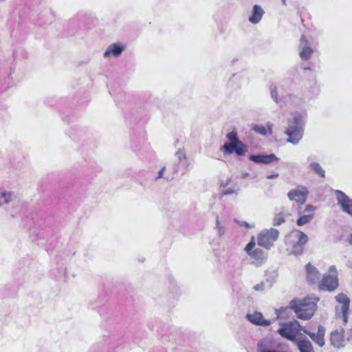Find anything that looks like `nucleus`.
Masks as SVG:
<instances>
[{
    "label": "nucleus",
    "mask_w": 352,
    "mask_h": 352,
    "mask_svg": "<svg viewBox=\"0 0 352 352\" xmlns=\"http://www.w3.org/2000/svg\"><path fill=\"white\" fill-rule=\"evenodd\" d=\"M318 301V298H316L294 299L289 302L288 308L294 311L297 318L302 320H309L314 316L316 311ZM283 309H286V308H280L279 310H277V312L279 313Z\"/></svg>",
    "instance_id": "1"
},
{
    "label": "nucleus",
    "mask_w": 352,
    "mask_h": 352,
    "mask_svg": "<svg viewBox=\"0 0 352 352\" xmlns=\"http://www.w3.org/2000/svg\"><path fill=\"white\" fill-rule=\"evenodd\" d=\"M305 122V116L298 112L293 113L287 120V126L285 133L288 136L287 142L296 145L303 137V125Z\"/></svg>",
    "instance_id": "2"
},
{
    "label": "nucleus",
    "mask_w": 352,
    "mask_h": 352,
    "mask_svg": "<svg viewBox=\"0 0 352 352\" xmlns=\"http://www.w3.org/2000/svg\"><path fill=\"white\" fill-rule=\"evenodd\" d=\"M308 241L307 236L298 230L292 231L285 239V243L290 248L292 252L295 255L301 254L304 245Z\"/></svg>",
    "instance_id": "3"
},
{
    "label": "nucleus",
    "mask_w": 352,
    "mask_h": 352,
    "mask_svg": "<svg viewBox=\"0 0 352 352\" xmlns=\"http://www.w3.org/2000/svg\"><path fill=\"white\" fill-rule=\"evenodd\" d=\"M287 344L272 337L264 338L257 343L258 352H287Z\"/></svg>",
    "instance_id": "4"
},
{
    "label": "nucleus",
    "mask_w": 352,
    "mask_h": 352,
    "mask_svg": "<svg viewBox=\"0 0 352 352\" xmlns=\"http://www.w3.org/2000/svg\"><path fill=\"white\" fill-rule=\"evenodd\" d=\"M336 300L338 303L336 306V315L342 319L344 324L348 322V313L349 309L350 299L343 293H340L336 296Z\"/></svg>",
    "instance_id": "5"
},
{
    "label": "nucleus",
    "mask_w": 352,
    "mask_h": 352,
    "mask_svg": "<svg viewBox=\"0 0 352 352\" xmlns=\"http://www.w3.org/2000/svg\"><path fill=\"white\" fill-rule=\"evenodd\" d=\"M329 274L324 275L319 283L318 287L320 290L331 292L338 286V274L336 266L332 265L329 270Z\"/></svg>",
    "instance_id": "6"
},
{
    "label": "nucleus",
    "mask_w": 352,
    "mask_h": 352,
    "mask_svg": "<svg viewBox=\"0 0 352 352\" xmlns=\"http://www.w3.org/2000/svg\"><path fill=\"white\" fill-rule=\"evenodd\" d=\"M278 235L279 232L276 229L263 230L257 236L258 245L269 250L274 245Z\"/></svg>",
    "instance_id": "7"
},
{
    "label": "nucleus",
    "mask_w": 352,
    "mask_h": 352,
    "mask_svg": "<svg viewBox=\"0 0 352 352\" xmlns=\"http://www.w3.org/2000/svg\"><path fill=\"white\" fill-rule=\"evenodd\" d=\"M335 194L338 204L340 206L342 211L352 217V199L340 190H336Z\"/></svg>",
    "instance_id": "8"
},
{
    "label": "nucleus",
    "mask_w": 352,
    "mask_h": 352,
    "mask_svg": "<svg viewBox=\"0 0 352 352\" xmlns=\"http://www.w3.org/2000/svg\"><path fill=\"white\" fill-rule=\"evenodd\" d=\"M307 195L308 190L302 186H299L296 188L289 190L287 194L291 201H296L300 204L305 202Z\"/></svg>",
    "instance_id": "9"
},
{
    "label": "nucleus",
    "mask_w": 352,
    "mask_h": 352,
    "mask_svg": "<svg viewBox=\"0 0 352 352\" xmlns=\"http://www.w3.org/2000/svg\"><path fill=\"white\" fill-rule=\"evenodd\" d=\"M278 334L282 337L293 342L294 343L298 340L297 333L293 329L292 324L289 322L284 323L282 327L277 330Z\"/></svg>",
    "instance_id": "10"
},
{
    "label": "nucleus",
    "mask_w": 352,
    "mask_h": 352,
    "mask_svg": "<svg viewBox=\"0 0 352 352\" xmlns=\"http://www.w3.org/2000/svg\"><path fill=\"white\" fill-rule=\"evenodd\" d=\"M299 55L302 60H309L314 53V50L311 48L310 43L305 38V36L302 35L300 38L299 44Z\"/></svg>",
    "instance_id": "11"
},
{
    "label": "nucleus",
    "mask_w": 352,
    "mask_h": 352,
    "mask_svg": "<svg viewBox=\"0 0 352 352\" xmlns=\"http://www.w3.org/2000/svg\"><path fill=\"white\" fill-rule=\"evenodd\" d=\"M302 331L308 335L310 338L319 346H323L324 345L325 328L323 326L319 325L318 327V331L316 333L308 331L306 328H303Z\"/></svg>",
    "instance_id": "12"
},
{
    "label": "nucleus",
    "mask_w": 352,
    "mask_h": 352,
    "mask_svg": "<svg viewBox=\"0 0 352 352\" xmlns=\"http://www.w3.org/2000/svg\"><path fill=\"white\" fill-rule=\"evenodd\" d=\"M331 344L336 348L340 349L344 346L345 336L343 328L336 329L331 333Z\"/></svg>",
    "instance_id": "13"
},
{
    "label": "nucleus",
    "mask_w": 352,
    "mask_h": 352,
    "mask_svg": "<svg viewBox=\"0 0 352 352\" xmlns=\"http://www.w3.org/2000/svg\"><path fill=\"white\" fill-rule=\"evenodd\" d=\"M300 352H314V347L309 339L302 333H299L298 340L294 342Z\"/></svg>",
    "instance_id": "14"
},
{
    "label": "nucleus",
    "mask_w": 352,
    "mask_h": 352,
    "mask_svg": "<svg viewBox=\"0 0 352 352\" xmlns=\"http://www.w3.org/2000/svg\"><path fill=\"white\" fill-rule=\"evenodd\" d=\"M246 318L251 323L258 326L267 327L272 324L270 320L265 319L263 314L258 311L248 314Z\"/></svg>",
    "instance_id": "15"
},
{
    "label": "nucleus",
    "mask_w": 352,
    "mask_h": 352,
    "mask_svg": "<svg viewBox=\"0 0 352 352\" xmlns=\"http://www.w3.org/2000/svg\"><path fill=\"white\" fill-rule=\"evenodd\" d=\"M124 50V46L120 43H113L108 46L104 53V58H109L111 56L118 57Z\"/></svg>",
    "instance_id": "16"
},
{
    "label": "nucleus",
    "mask_w": 352,
    "mask_h": 352,
    "mask_svg": "<svg viewBox=\"0 0 352 352\" xmlns=\"http://www.w3.org/2000/svg\"><path fill=\"white\" fill-rule=\"evenodd\" d=\"M307 280L310 284L316 283L320 278L318 270L311 263L306 265Z\"/></svg>",
    "instance_id": "17"
},
{
    "label": "nucleus",
    "mask_w": 352,
    "mask_h": 352,
    "mask_svg": "<svg viewBox=\"0 0 352 352\" xmlns=\"http://www.w3.org/2000/svg\"><path fill=\"white\" fill-rule=\"evenodd\" d=\"M265 12L261 6L254 5L252 9L251 16L249 17V21L252 24L258 23L263 18Z\"/></svg>",
    "instance_id": "18"
},
{
    "label": "nucleus",
    "mask_w": 352,
    "mask_h": 352,
    "mask_svg": "<svg viewBox=\"0 0 352 352\" xmlns=\"http://www.w3.org/2000/svg\"><path fill=\"white\" fill-rule=\"evenodd\" d=\"M16 199L13 192L6 190H0V206L12 202Z\"/></svg>",
    "instance_id": "19"
},
{
    "label": "nucleus",
    "mask_w": 352,
    "mask_h": 352,
    "mask_svg": "<svg viewBox=\"0 0 352 352\" xmlns=\"http://www.w3.org/2000/svg\"><path fill=\"white\" fill-rule=\"evenodd\" d=\"M309 168L317 174L320 177H325V170L322 168L320 164L318 162H311L309 165Z\"/></svg>",
    "instance_id": "20"
},
{
    "label": "nucleus",
    "mask_w": 352,
    "mask_h": 352,
    "mask_svg": "<svg viewBox=\"0 0 352 352\" xmlns=\"http://www.w3.org/2000/svg\"><path fill=\"white\" fill-rule=\"evenodd\" d=\"M252 258L255 259L258 262H263L265 260L266 256L265 252L260 249L256 248L254 250L252 251L249 254Z\"/></svg>",
    "instance_id": "21"
},
{
    "label": "nucleus",
    "mask_w": 352,
    "mask_h": 352,
    "mask_svg": "<svg viewBox=\"0 0 352 352\" xmlns=\"http://www.w3.org/2000/svg\"><path fill=\"white\" fill-rule=\"evenodd\" d=\"M248 151L247 146L241 141L235 143L234 152L239 156L243 155Z\"/></svg>",
    "instance_id": "22"
},
{
    "label": "nucleus",
    "mask_w": 352,
    "mask_h": 352,
    "mask_svg": "<svg viewBox=\"0 0 352 352\" xmlns=\"http://www.w3.org/2000/svg\"><path fill=\"white\" fill-rule=\"evenodd\" d=\"M313 219V214H308L300 216L297 220V225L299 226H303L310 222Z\"/></svg>",
    "instance_id": "23"
},
{
    "label": "nucleus",
    "mask_w": 352,
    "mask_h": 352,
    "mask_svg": "<svg viewBox=\"0 0 352 352\" xmlns=\"http://www.w3.org/2000/svg\"><path fill=\"white\" fill-rule=\"evenodd\" d=\"M234 148L235 143L230 142L224 144L223 146L221 148V151L225 153L232 154L233 152H234Z\"/></svg>",
    "instance_id": "24"
},
{
    "label": "nucleus",
    "mask_w": 352,
    "mask_h": 352,
    "mask_svg": "<svg viewBox=\"0 0 352 352\" xmlns=\"http://www.w3.org/2000/svg\"><path fill=\"white\" fill-rule=\"evenodd\" d=\"M263 160L262 164H268L274 161H278L279 159L274 154H268L264 155Z\"/></svg>",
    "instance_id": "25"
},
{
    "label": "nucleus",
    "mask_w": 352,
    "mask_h": 352,
    "mask_svg": "<svg viewBox=\"0 0 352 352\" xmlns=\"http://www.w3.org/2000/svg\"><path fill=\"white\" fill-rule=\"evenodd\" d=\"M217 230V234L219 237L222 236L225 234V228L223 226L220 225V222L219 220V217L217 216L216 218V228Z\"/></svg>",
    "instance_id": "26"
},
{
    "label": "nucleus",
    "mask_w": 352,
    "mask_h": 352,
    "mask_svg": "<svg viewBox=\"0 0 352 352\" xmlns=\"http://www.w3.org/2000/svg\"><path fill=\"white\" fill-rule=\"evenodd\" d=\"M264 155H250L249 156L250 160L256 163V164H262L263 163V159Z\"/></svg>",
    "instance_id": "27"
},
{
    "label": "nucleus",
    "mask_w": 352,
    "mask_h": 352,
    "mask_svg": "<svg viewBox=\"0 0 352 352\" xmlns=\"http://www.w3.org/2000/svg\"><path fill=\"white\" fill-rule=\"evenodd\" d=\"M285 222L284 217L280 214H276L274 218L273 225L274 226H280L281 223Z\"/></svg>",
    "instance_id": "28"
},
{
    "label": "nucleus",
    "mask_w": 352,
    "mask_h": 352,
    "mask_svg": "<svg viewBox=\"0 0 352 352\" xmlns=\"http://www.w3.org/2000/svg\"><path fill=\"white\" fill-rule=\"evenodd\" d=\"M253 129L255 132L261 135H266L267 133V129L263 125H255Z\"/></svg>",
    "instance_id": "29"
},
{
    "label": "nucleus",
    "mask_w": 352,
    "mask_h": 352,
    "mask_svg": "<svg viewBox=\"0 0 352 352\" xmlns=\"http://www.w3.org/2000/svg\"><path fill=\"white\" fill-rule=\"evenodd\" d=\"M226 138L231 141V142L236 143L239 141V140L237 138V134L235 131H231L229 132L226 135Z\"/></svg>",
    "instance_id": "30"
},
{
    "label": "nucleus",
    "mask_w": 352,
    "mask_h": 352,
    "mask_svg": "<svg viewBox=\"0 0 352 352\" xmlns=\"http://www.w3.org/2000/svg\"><path fill=\"white\" fill-rule=\"evenodd\" d=\"M254 246H255L254 239V237H252L251 241L246 245L244 250L249 255L250 253H251L252 251H253L252 249L254 248Z\"/></svg>",
    "instance_id": "31"
},
{
    "label": "nucleus",
    "mask_w": 352,
    "mask_h": 352,
    "mask_svg": "<svg viewBox=\"0 0 352 352\" xmlns=\"http://www.w3.org/2000/svg\"><path fill=\"white\" fill-rule=\"evenodd\" d=\"M239 190V188H228L223 190V194L224 195H230L232 194H237L238 191Z\"/></svg>",
    "instance_id": "32"
},
{
    "label": "nucleus",
    "mask_w": 352,
    "mask_h": 352,
    "mask_svg": "<svg viewBox=\"0 0 352 352\" xmlns=\"http://www.w3.org/2000/svg\"><path fill=\"white\" fill-rule=\"evenodd\" d=\"M291 324H292L293 329L296 333H297L298 331L302 330L303 328H305V327H301L299 322L294 320V321L289 322Z\"/></svg>",
    "instance_id": "33"
},
{
    "label": "nucleus",
    "mask_w": 352,
    "mask_h": 352,
    "mask_svg": "<svg viewBox=\"0 0 352 352\" xmlns=\"http://www.w3.org/2000/svg\"><path fill=\"white\" fill-rule=\"evenodd\" d=\"M175 155L179 162H182L183 160H186V158L185 152L182 149H179L176 152Z\"/></svg>",
    "instance_id": "34"
},
{
    "label": "nucleus",
    "mask_w": 352,
    "mask_h": 352,
    "mask_svg": "<svg viewBox=\"0 0 352 352\" xmlns=\"http://www.w3.org/2000/svg\"><path fill=\"white\" fill-rule=\"evenodd\" d=\"M270 94H271V96H272V99L276 102H278L276 87L275 86H271L270 87Z\"/></svg>",
    "instance_id": "35"
},
{
    "label": "nucleus",
    "mask_w": 352,
    "mask_h": 352,
    "mask_svg": "<svg viewBox=\"0 0 352 352\" xmlns=\"http://www.w3.org/2000/svg\"><path fill=\"white\" fill-rule=\"evenodd\" d=\"M265 284L263 283H260L259 284L256 285L254 286V289L256 291H263L264 289Z\"/></svg>",
    "instance_id": "36"
},
{
    "label": "nucleus",
    "mask_w": 352,
    "mask_h": 352,
    "mask_svg": "<svg viewBox=\"0 0 352 352\" xmlns=\"http://www.w3.org/2000/svg\"><path fill=\"white\" fill-rule=\"evenodd\" d=\"M239 226H244L246 228L249 229V228H254V225H250L248 222L246 221H241L239 223Z\"/></svg>",
    "instance_id": "37"
},
{
    "label": "nucleus",
    "mask_w": 352,
    "mask_h": 352,
    "mask_svg": "<svg viewBox=\"0 0 352 352\" xmlns=\"http://www.w3.org/2000/svg\"><path fill=\"white\" fill-rule=\"evenodd\" d=\"M314 210V208L311 205H307L305 209V212H313Z\"/></svg>",
    "instance_id": "38"
},
{
    "label": "nucleus",
    "mask_w": 352,
    "mask_h": 352,
    "mask_svg": "<svg viewBox=\"0 0 352 352\" xmlns=\"http://www.w3.org/2000/svg\"><path fill=\"white\" fill-rule=\"evenodd\" d=\"M346 340H352V329H350L346 332Z\"/></svg>",
    "instance_id": "39"
},
{
    "label": "nucleus",
    "mask_w": 352,
    "mask_h": 352,
    "mask_svg": "<svg viewBox=\"0 0 352 352\" xmlns=\"http://www.w3.org/2000/svg\"><path fill=\"white\" fill-rule=\"evenodd\" d=\"M278 175H279V174L278 173H274L272 175H267L266 178L268 179H275V178H277L278 177Z\"/></svg>",
    "instance_id": "40"
},
{
    "label": "nucleus",
    "mask_w": 352,
    "mask_h": 352,
    "mask_svg": "<svg viewBox=\"0 0 352 352\" xmlns=\"http://www.w3.org/2000/svg\"><path fill=\"white\" fill-rule=\"evenodd\" d=\"M164 170H165V167H162L160 170V171L158 172V175H157L156 179H159V178L163 177V174H164Z\"/></svg>",
    "instance_id": "41"
},
{
    "label": "nucleus",
    "mask_w": 352,
    "mask_h": 352,
    "mask_svg": "<svg viewBox=\"0 0 352 352\" xmlns=\"http://www.w3.org/2000/svg\"><path fill=\"white\" fill-rule=\"evenodd\" d=\"M248 175H249V173H243L241 176H242V178H245V177H247Z\"/></svg>",
    "instance_id": "42"
},
{
    "label": "nucleus",
    "mask_w": 352,
    "mask_h": 352,
    "mask_svg": "<svg viewBox=\"0 0 352 352\" xmlns=\"http://www.w3.org/2000/svg\"><path fill=\"white\" fill-rule=\"evenodd\" d=\"M350 243L352 244V234L351 235Z\"/></svg>",
    "instance_id": "43"
},
{
    "label": "nucleus",
    "mask_w": 352,
    "mask_h": 352,
    "mask_svg": "<svg viewBox=\"0 0 352 352\" xmlns=\"http://www.w3.org/2000/svg\"><path fill=\"white\" fill-rule=\"evenodd\" d=\"M282 2L285 4V0H282Z\"/></svg>",
    "instance_id": "44"
},
{
    "label": "nucleus",
    "mask_w": 352,
    "mask_h": 352,
    "mask_svg": "<svg viewBox=\"0 0 352 352\" xmlns=\"http://www.w3.org/2000/svg\"><path fill=\"white\" fill-rule=\"evenodd\" d=\"M188 164H186V168H188Z\"/></svg>",
    "instance_id": "45"
},
{
    "label": "nucleus",
    "mask_w": 352,
    "mask_h": 352,
    "mask_svg": "<svg viewBox=\"0 0 352 352\" xmlns=\"http://www.w3.org/2000/svg\"><path fill=\"white\" fill-rule=\"evenodd\" d=\"M6 0H0L1 2L5 1Z\"/></svg>",
    "instance_id": "46"
}]
</instances>
